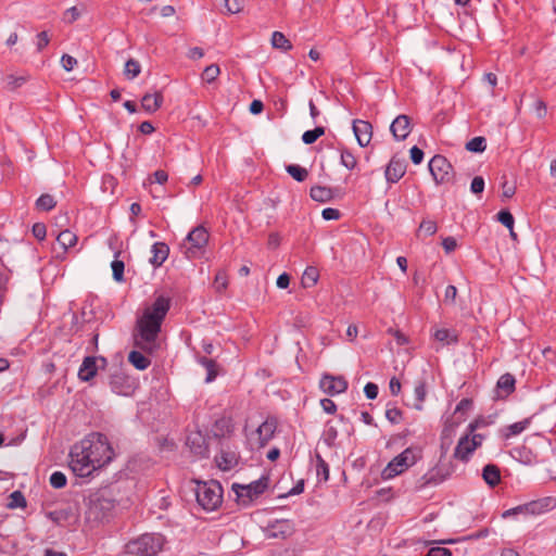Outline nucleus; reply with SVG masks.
Returning <instances> with one entry per match:
<instances>
[{"mask_svg":"<svg viewBox=\"0 0 556 556\" xmlns=\"http://www.w3.org/2000/svg\"><path fill=\"white\" fill-rule=\"evenodd\" d=\"M114 456V450L108 438L96 432L73 445L68 466L77 477H89L111 463Z\"/></svg>","mask_w":556,"mask_h":556,"instance_id":"obj_1","label":"nucleus"},{"mask_svg":"<svg viewBox=\"0 0 556 556\" xmlns=\"http://www.w3.org/2000/svg\"><path fill=\"white\" fill-rule=\"evenodd\" d=\"M169 307V300L159 296L150 306L144 308L136 324L135 345L137 348L149 354L159 349L160 343L157 339L161 326Z\"/></svg>","mask_w":556,"mask_h":556,"instance_id":"obj_2","label":"nucleus"},{"mask_svg":"<svg viewBox=\"0 0 556 556\" xmlns=\"http://www.w3.org/2000/svg\"><path fill=\"white\" fill-rule=\"evenodd\" d=\"M421 458V450L417 447H407L401 454L395 456L386 468L381 476L384 480L393 479L414 466Z\"/></svg>","mask_w":556,"mask_h":556,"instance_id":"obj_3","label":"nucleus"},{"mask_svg":"<svg viewBox=\"0 0 556 556\" xmlns=\"http://www.w3.org/2000/svg\"><path fill=\"white\" fill-rule=\"evenodd\" d=\"M163 536L155 533H146L129 541L126 551L134 556H155L163 546Z\"/></svg>","mask_w":556,"mask_h":556,"instance_id":"obj_4","label":"nucleus"},{"mask_svg":"<svg viewBox=\"0 0 556 556\" xmlns=\"http://www.w3.org/2000/svg\"><path fill=\"white\" fill-rule=\"evenodd\" d=\"M195 497L205 510H215L223 502L222 485L214 480L199 482L195 488Z\"/></svg>","mask_w":556,"mask_h":556,"instance_id":"obj_5","label":"nucleus"},{"mask_svg":"<svg viewBox=\"0 0 556 556\" xmlns=\"http://www.w3.org/2000/svg\"><path fill=\"white\" fill-rule=\"evenodd\" d=\"M114 508L115 503L112 498L106 497L103 494L93 495L88 502L86 519L93 522L103 521L111 516Z\"/></svg>","mask_w":556,"mask_h":556,"instance_id":"obj_6","label":"nucleus"},{"mask_svg":"<svg viewBox=\"0 0 556 556\" xmlns=\"http://www.w3.org/2000/svg\"><path fill=\"white\" fill-rule=\"evenodd\" d=\"M478 428V421L471 422L468 426L469 433L462 437L455 447L454 457L462 460H467L470 454L481 445L483 437L476 434L475 431Z\"/></svg>","mask_w":556,"mask_h":556,"instance_id":"obj_7","label":"nucleus"},{"mask_svg":"<svg viewBox=\"0 0 556 556\" xmlns=\"http://www.w3.org/2000/svg\"><path fill=\"white\" fill-rule=\"evenodd\" d=\"M207 230L202 226H198L189 232L185 243L181 245V249L184 250V253L188 258H194L198 256L200 251L207 244Z\"/></svg>","mask_w":556,"mask_h":556,"instance_id":"obj_8","label":"nucleus"},{"mask_svg":"<svg viewBox=\"0 0 556 556\" xmlns=\"http://www.w3.org/2000/svg\"><path fill=\"white\" fill-rule=\"evenodd\" d=\"M428 166L437 184H446L453 180V166L445 156L440 154L434 155Z\"/></svg>","mask_w":556,"mask_h":556,"instance_id":"obj_9","label":"nucleus"},{"mask_svg":"<svg viewBox=\"0 0 556 556\" xmlns=\"http://www.w3.org/2000/svg\"><path fill=\"white\" fill-rule=\"evenodd\" d=\"M266 488L267 479H260L248 485H233L237 497L243 505H248L250 502L256 498L265 491Z\"/></svg>","mask_w":556,"mask_h":556,"instance_id":"obj_10","label":"nucleus"},{"mask_svg":"<svg viewBox=\"0 0 556 556\" xmlns=\"http://www.w3.org/2000/svg\"><path fill=\"white\" fill-rule=\"evenodd\" d=\"M447 477L448 472H444L440 467H433L416 480L415 489L421 491L428 486H437L445 481Z\"/></svg>","mask_w":556,"mask_h":556,"instance_id":"obj_11","label":"nucleus"},{"mask_svg":"<svg viewBox=\"0 0 556 556\" xmlns=\"http://www.w3.org/2000/svg\"><path fill=\"white\" fill-rule=\"evenodd\" d=\"M110 387L114 393L118 395L128 396L135 390V381L131 380L124 372L116 371L112 374L110 377Z\"/></svg>","mask_w":556,"mask_h":556,"instance_id":"obj_12","label":"nucleus"},{"mask_svg":"<svg viewBox=\"0 0 556 556\" xmlns=\"http://www.w3.org/2000/svg\"><path fill=\"white\" fill-rule=\"evenodd\" d=\"M320 389L329 395H337L345 392L348 381L342 376L325 375L319 382Z\"/></svg>","mask_w":556,"mask_h":556,"instance_id":"obj_13","label":"nucleus"},{"mask_svg":"<svg viewBox=\"0 0 556 556\" xmlns=\"http://www.w3.org/2000/svg\"><path fill=\"white\" fill-rule=\"evenodd\" d=\"M294 532V525L291 520L282 519L274 521L267 529V536L275 539H287Z\"/></svg>","mask_w":556,"mask_h":556,"instance_id":"obj_14","label":"nucleus"},{"mask_svg":"<svg viewBox=\"0 0 556 556\" xmlns=\"http://www.w3.org/2000/svg\"><path fill=\"white\" fill-rule=\"evenodd\" d=\"M405 173V160L399 159L397 156H393L386 168L384 175L388 182L394 184L397 182L404 176Z\"/></svg>","mask_w":556,"mask_h":556,"instance_id":"obj_15","label":"nucleus"},{"mask_svg":"<svg viewBox=\"0 0 556 556\" xmlns=\"http://www.w3.org/2000/svg\"><path fill=\"white\" fill-rule=\"evenodd\" d=\"M353 132L361 147L369 144L372 137V126L369 122L363 119H355L353 122Z\"/></svg>","mask_w":556,"mask_h":556,"instance_id":"obj_16","label":"nucleus"},{"mask_svg":"<svg viewBox=\"0 0 556 556\" xmlns=\"http://www.w3.org/2000/svg\"><path fill=\"white\" fill-rule=\"evenodd\" d=\"M390 131L395 140H404L410 132V119L407 115H399L391 124Z\"/></svg>","mask_w":556,"mask_h":556,"instance_id":"obj_17","label":"nucleus"},{"mask_svg":"<svg viewBox=\"0 0 556 556\" xmlns=\"http://www.w3.org/2000/svg\"><path fill=\"white\" fill-rule=\"evenodd\" d=\"M543 503L542 502H531L525 505H519L514 508L507 509L502 514L504 519L509 518L511 516L517 515H534L542 511Z\"/></svg>","mask_w":556,"mask_h":556,"instance_id":"obj_18","label":"nucleus"},{"mask_svg":"<svg viewBox=\"0 0 556 556\" xmlns=\"http://www.w3.org/2000/svg\"><path fill=\"white\" fill-rule=\"evenodd\" d=\"M98 358L94 356H87L84 358L79 370H78V378L81 381H90L98 372V365H97Z\"/></svg>","mask_w":556,"mask_h":556,"instance_id":"obj_19","label":"nucleus"},{"mask_svg":"<svg viewBox=\"0 0 556 556\" xmlns=\"http://www.w3.org/2000/svg\"><path fill=\"white\" fill-rule=\"evenodd\" d=\"M163 104V94L160 91L146 93L141 100L142 109L148 113L156 112Z\"/></svg>","mask_w":556,"mask_h":556,"instance_id":"obj_20","label":"nucleus"},{"mask_svg":"<svg viewBox=\"0 0 556 556\" xmlns=\"http://www.w3.org/2000/svg\"><path fill=\"white\" fill-rule=\"evenodd\" d=\"M276 431V420L267 419L256 429L257 439L261 446H264Z\"/></svg>","mask_w":556,"mask_h":556,"instance_id":"obj_21","label":"nucleus"},{"mask_svg":"<svg viewBox=\"0 0 556 556\" xmlns=\"http://www.w3.org/2000/svg\"><path fill=\"white\" fill-rule=\"evenodd\" d=\"M151 253H152V256L150 258V263L153 265V266H161L165 261L166 258L168 257V254H169V248L166 243L164 242H155L153 245H152V249H151Z\"/></svg>","mask_w":556,"mask_h":556,"instance_id":"obj_22","label":"nucleus"},{"mask_svg":"<svg viewBox=\"0 0 556 556\" xmlns=\"http://www.w3.org/2000/svg\"><path fill=\"white\" fill-rule=\"evenodd\" d=\"M515 378L510 374H504L496 383L497 396L506 397L515 390Z\"/></svg>","mask_w":556,"mask_h":556,"instance_id":"obj_23","label":"nucleus"},{"mask_svg":"<svg viewBox=\"0 0 556 556\" xmlns=\"http://www.w3.org/2000/svg\"><path fill=\"white\" fill-rule=\"evenodd\" d=\"M482 478L490 486H495L501 481L500 469L496 465L488 464L483 467Z\"/></svg>","mask_w":556,"mask_h":556,"instance_id":"obj_24","label":"nucleus"},{"mask_svg":"<svg viewBox=\"0 0 556 556\" xmlns=\"http://www.w3.org/2000/svg\"><path fill=\"white\" fill-rule=\"evenodd\" d=\"M427 395V389H426V382L424 380H420L416 383L414 388V401L412 403V406L417 409H422V404L426 400Z\"/></svg>","mask_w":556,"mask_h":556,"instance_id":"obj_25","label":"nucleus"},{"mask_svg":"<svg viewBox=\"0 0 556 556\" xmlns=\"http://www.w3.org/2000/svg\"><path fill=\"white\" fill-rule=\"evenodd\" d=\"M128 362L138 370H144L151 364L150 358H148L139 351H131L128 354Z\"/></svg>","mask_w":556,"mask_h":556,"instance_id":"obj_26","label":"nucleus"},{"mask_svg":"<svg viewBox=\"0 0 556 556\" xmlns=\"http://www.w3.org/2000/svg\"><path fill=\"white\" fill-rule=\"evenodd\" d=\"M311 198L317 202H328L333 198L332 190L324 186H315L311 189Z\"/></svg>","mask_w":556,"mask_h":556,"instance_id":"obj_27","label":"nucleus"},{"mask_svg":"<svg viewBox=\"0 0 556 556\" xmlns=\"http://www.w3.org/2000/svg\"><path fill=\"white\" fill-rule=\"evenodd\" d=\"M433 337L435 340L444 344L456 343L458 339V336L455 331L445 328L435 329L433 332Z\"/></svg>","mask_w":556,"mask_h":556,"instance_id":"obj_28","label":"nucleus"},{"mask_svg":"<svg viewBox=\"0 0 556 556\" xmlns=\"http://www.w3.org/2000/svg\"><path fill=\"white\" fill-rule=\"evenodd\" d=\"M56 241L65 252L68 248L74 247L77 243V236L71 230L65 229L56 236Z\"/></svg>","mask_w":556,"mask_h":556,"instance_id":"obj_29","label":"nucleus"},{"mask_svg":"<svg viewBox=\"0 0 556 556\" xmlns=\"http://www.w3.org/2000/svg\"><path fill=\"white\" fill-rule=\"evenodd\" d=\"M270 42L275 49H280L282 51H289L292 49L290 40L280 31L273 33Z\"/></svg>","mask_w":556,"mask_h":556,"instance_id":"obj_30","label":"nucleus"},{"mask_svg":"<svg viewBox=\"0 0 556 556\" xmlns=\"http://www.w3.org/2000/svg\"><path fill=\"white\" fill-rule=\"evenodd\" d=\"M216 463L218 468L226 471L230 470L237 465V458L235 454L223 452L216 457Z\"/></svg>","mask_w":556,"mask_h":556,"instance_id":"obj_31","label":"nucleus"},{"mask_svg":"<svg viewBox=\"0 0 556 556\" xmlns=\"http://www.w3.org/2000/svg\"><path fill=\"white\" fill-rule=\"evenodd\" d=\"M530 425V419H523L521 421H518V422H515V424H511L509 425L506 429H505V438L508 439L510 437H515V435H518L520 434L522 431H525L528 426Z\"/></svg>","mask_w":556,"mask_h":556,"instance_id":"obj_32","label":"nucleus"},{"mask_svg":"<svg viewBox=\"0 0 556 556\" xmlns=\"http://www.w3.org/2000/svg\"><path fill=\"white\" fill-rule=\"evenodd\" d=\"M318 271L315 267H307L302 276L301 282L304 288H312L318 281Z\"/></svg>","mask_w":556,"mask_h":556,"instance_id":"obj_33","label":"nucleus"},{"mask_svg":"<svg viewBox=\"0 0 556 556\" xmlns=\"http://www.w3.org/2000/svg\"><path fill=\"white\" fill-rule=\"evenodd\" d=\"M141 72L140 63L135 59H129L124 67V75L127 79H135Z\"/></svg>","mask_w":556,"mask_h":556,"instance_id":"obj_34","label":"nucleus"},{"mask_svg":"<svg viewBox=\"0 0 556 556\" xmlns=\"http://www.w3.org/2000/svg\"><path fill=\"white\" fill-rule=\"evenodd\" d=\"M437 230H438V226L434 220L424 219L420 223L419 228L417 230V237H420L421 235L433 236L437 232Z\"/></svg>","mask_w":556,"mask_h":556,"instance_id":"obj_35","label":"nucleus"},{"mask_svg":"<svg viewBox=\"0 0 556 556\" xmlns=\"http://www.w3.org/2000/svg\"><path fill=\"white\" fill-rule=\"evenodd\" d=\"M316 473L319 480L326 482L329 479V466L320 455H316Z\"/></svg>","mask_w":556,"mask_h":556,"instance_id":"obj_36","label":"nucleus"},{"mask_svg":"<svg viewBox=\"0 0 556 556\" xmlns=\"http://www.w3.org/2000/svg\"><path fill=\"white\" fill-rule=\"evenodd\" d=\"M325 134V128L321 126L315 127L312 130H306L302 135V140L305 144H312L314 143L319 137H321Z\"/></svg>","mask_w":556,"mask_h":556,"instance_id":"obj_37","label":"nucleus"},{"mask_svg":"<svg viewBox=\"0 0 556 556\" xmlns=\"http://www.w3.org/2000/svg\"><path fill=\"white\" fill-rule=\"evenodd\" d=\"M220 74V68L217 64H211L206 66L202 73V79L207 84H212L216 80L218 75Z\"/></svg>","mask_w":556,"mask_h":556,"instance_id":"obj_38","label":"nucleus"},{"mask_svg":"<svg viewBox=\"0 0 556 556\" xmlns=\"http://www.w3.org/2000/svg\"><path fill=\"white\" fill-rule=\"evenodd\" d=\"M486 148L485 139L483 137H475L466 143V149L470 152L480 153Z\"/></svg>","mask_w":556,"mask_h":556,"instance_id":"obj_39","label":"nucleus"},{"mask_svg":"<svg viewBox=\"0 0 556 556\" xmlns=\"http://www.w3.org/2000/svg\"><path fill=\"white\" fill-rule=\"evenodd\" d=\"M55 204L56 202L50 194H42L36 201L37 208L42 211H50L55 206Z\"/></svg>","mask_w":556,"mask_h":556,"instance_id":"obj_40","label":"nucleus"},{"mask_svg":"<svg viewBox=\"0 0 556 556\" xmlns=\"http://www.w3.org/2000/svg\"><path fill=\"white\" fill-rule=\"evenodd\" d=\"M287 172L291 175L296 181H304L308 175L307 170L299 165H289L287 166Z\"/></svg>","mask_w":556,"mask_h":556,"instance_id":"obj_41","label":"nucleus"},{"mask_svg":"<svg viewBox=\"0 0 556 556\" xmlns=\"http://www.w3.org/2000/svg\"><path fill=\"white\" fill-rule=\"evenodd\" d=\"M26 81H27V77L26 76H16V75H13V74H10V75L5 76L7 87L10 90H15V89L20 88Z\"/></svg>","mask_w":556,"mask_h":556,"instance_id":"obj_42","label":"nucleus"},{"mask_svg":"<svg viewBox=\"0 0 556 556\" xmlns=\"http://www.w3.org/2000/svg\"><path fill=\"white\" fill-rule=\"evenodd\" d=\"M200 363L207 370V376L205 378V381L206 382L213 381L216 378V376H217V372L215 370V362L213 359H210V358H206V357H202L200 359Z\"/></svg>","mask_w":556,"mask_h":556,"instance_id":"obj_43","label":"nucleus"},{"mask_svg":"<svg viewBox=\"0 0 556 556\" xmlns=\"http://www.w3.org/2000/svg\"><path fill=\"white\" fill-rule=\"evenodd\" d=\"M113 278L121 282L124 279L125 265L123 261L114 260L111 264Z\"/></svg>","mask_w":556,"mask_h":556,"instance_id":"obj_44","label":"nucleus"},{"mask_svg":"<svg viewBox=\"0 0 556 556\" xmlns=\"http://www.w3.org/2000/svg\"><path fill=\"white\" fill-rule=\"evenodd\" d=\"M341 164L348 169H353L357 162L356 157L348 150L341 152Z\"/></svg>","mask_w":556,"mask_h":556,"instance_id":"obj_45","label":"nucleus"},{"mask_svg":"<svg viewBox=\"0 0 556 556\" xmlns=\"http://www.w3.org/2000/svg\"><path fill=\"white\" fill-rule=\"evenodd\" d=\"M50 484L55 489H61L66 485V477L61 471H54L50 476Z\"/></svg>","mask_w":556,"mask_h":556,"instance_id":"obj_46","label":"nucleus"},{"mask_svg":"<svg viewBox=\"0 0 556 556\" xmlns=\"http://www.w3.org/2000/svg\"><path fill=\"white\" fill-rule=\"evenodd\" d=\"M226 11L230 14H237L243 9V0H224Z\"/></svg>","mask_w":556,"mask_h":556,"instance_id":"obj_47","label":"nucleus"},{"mask_svg":"<svg viewBox=\"0 0 556 556\" xmlns=\"http://www.w3.org/2000/svg\"><path fill=\"white\" fill-rule=\"evenodd\" d=\"M10 497L11 502L8 505L10 508L25 507L26 502L23 494L20 491H14Z\"/></svg>","mask_w":556,"mask_h":556,"instance_id":"obj_48","label":"nucleus"},{"mask_svg":"<svg viewBox=\"0 0 556 556\" xmlns=\"http://www.w3.org/2000/svg\"><path fill=\"white\" fill-rule=\"evenodd\" d=\"M402 410L397 407H390L386 410V417L392 424H399L402 420Z\"/></svg>","mask_w":556,"mask_h":556,"instance_id":"obj_49","label":"nucleus"},{"mask_svg":"<svg viewBox=\"0 0 556 556\" xmlns=\"http://www.w3.org/2000/svg\"><path fill=\"white\" fill-rule=\"evenodd\" d=\"M497 219L509 230L514 227V216L508 211H501L497 214Z\"/></svg>","mask_w":556,"mask_h":556,"instance_id":"obj_50","label":"nucleus"},{"mask_svg":"<svg viewBox=\"0 0 556 556\" xmlns=\"http://www.w3.org/2000/svg\"><path fill=\"white\" fill-rule=\"evenodd\" d=\"M214 283H215L216 290L218 292H223L228 286L226 274L224 271H218L215 276Z\"/></svg>","mask_w":556,"mask_h":556,"instance_id":"obj_51","label":"nucleus"},{"mask_svg":"<svg viewBox=\"0 0 556 556\" xmlns=\"http://www.w3.org/2000/svg\"><path fill=\"white\" fill-rule=\"evenodd\" d=\"M80 17V11L77 7H72L67 9L64 13V21L68 24L74 23Z\"/></svg>","mask_w":556,"mask_h":556,"instance_id":"obj_52","label":"nucleus"},{"mask_svg":"<svg viewBox=\"0 0 556 556\" xmlns=\"http://www.w3.org/2000/svg\"><path fill=\"white\" fill-rule=\"evenodd\" d=\"M484 189V179L481 176H476L470 185V190L475 194H479Z\"/></svg>","mask_w":556,"mask_h":556,"instance_id":"obj_53","label":"nucleus"},{"mask_svg":"<svg viewBox=\"0 0 556 556\" xmlns=\"http://www.w3.org/2000/svg\"><path fill=\"white\" fill-rule=\"evenodd\" d=\"M61 64H62V67L66 72H71L75 67V65L77 64V60L75 58H73L72 55L64 54L61 58Z\"/></svg>","mask_w":556,"mask_h":556,"instance_id":"obj_54","label":"nucleus"},{"mask_svg":"<svg viewBox=\"0 0 556 556\" xmlns=\"http://www.w3.org/2000/svg\"><path fill=\"white\" fill-rule=\"evenodd\" d=\"M457 295V289L455 286H447L444 293V302L447 304H454Z\"/></svg>","mask_w":556,"mask_h":556,"instance_id":"obj_55","label":"nucleus"},{"mask_svg":"<svg viewBox=\"0 0 556 556\" xmlns=\"http://www.w3.org/2000/svg\"><path fill=\"white\" fill-rule=\"evenodd\" d=\"M33 235L38 239V240H43L46 238V235H47V228H46V225L42 224V223H36L34 226H33Z\"/></svg>","mask_w":556,"mask_h":556,"instance_id":"obj_56","label":"nucleus"},{"mask_svg":"<svg viewBox=\"0 0 556 556\" xmlns=\"http://www.w3.org/2000/svg\"><path fill=\"white\" fill-rule=\"evenodd\" d=\"M321 216L326 220H337L340 217V212L337 208L327 207L323 210Z\"/></svg>","mask_w":556,"mask_h":556,"instance_id":"obj_57","label":"nucleus"},{"mask_svg":"<svg viewBox=\"0 0 556 556\" xmlns=\"http://www.w3.org/2000/svg\"><path fill=\"white\" fill-rule=\"evenodd\" d=\"M442 247L446 253H451L457 248V241L454 237H446L442 240Z\"/></svg>","mask_w":556,"mask_h":556,"instance_id":"obj_58","label":"nucleus"},{"mask_svg":"<svg viewBox=\"0 0 556 556\" xmlns=\"http://www.w3.org/2000/svg\"><path fill=\"white\" fill-rule=\"evenodd\" d=\"M410 160L414 164H420L424 160V152L418 147L414 146L410 151Z\"/></svg>","mask_w":556,"mask_h":556,"instance_id":"obj_59","label":"nucleus"},{"mask_svg":"<svg viewBox=\"0 0 556 556\" xmlns=\"http://www.w3.org/2000/svg\"><path fill=\"white\" fill-rule=\"evenodd\" d=\"M364 392L369 400H374L378 395V387L372 382H368L364 388Z\"/></svg>","mask_w":556,"mask_h":556,"instance_id":"obj_60","label":"nucleus"},{"mask_svg":"<svg viewBox=\"0 0 556 556\" xmlns=\"http://www.w3.org/2000/svg\"><path fill=\"white\" fill-rule=\"evenodd\" d=\"M427 556H452V553L448 548L438 546L431 547Z\"/></svg>","mask_w":556,"mask_h":556,"instance_id":"obj_61","label":"nucleus"},{"mask_svg":"<svg viewBox=\"0 0 556 556\" xmlns=\"http://www.w3.org/2000/svg\"><path fill=\"white\" fill-rule=\"evenodd\" d=\"M320 405L323 407V409L328 413V414H333L336 413L337 410V405L334 404V402L330 399H323L320 401Z\"/></svg>","mask_w":556,"mask_h":556,"instance_id":"obj_62","label":"nucleus"},{"mask_svg":"<svg viewBox=\"0 0 556 556\" xmlns=\"http://www.w3.org/2000/svg\"><path fill=\"white\" fill-rule=\"evenodd\" d=\"M49 43V37L47 31H41L37 36V49L41 51Z\"/></svg>","mask_w":556,"mask_h":556,"instance_id":"obj_63","label":"nucleus"},{"mask_svg":"<svg viewBox=\"0 0 556 556\" xmlns=\"http://www.w3.org/2000/svg\"><path fill=\"white\" fill-rule=\"evenodd\" d=\"M289 283H290V276L288 274L283 273L278 276L277 281H276V285L278 288L286 289V288H288Z\"/></svg>","mask_w":556,"mask_h":556,"instance_id":"obj_64","label":"nucleus"}]
</instances>
